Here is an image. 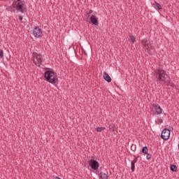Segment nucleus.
Instances as JSON below:
<instances>
[{
	"instance_id": "f257e3e1",
	"label": "nucleus",
	"mask_w": 179,
	"mask_h": 179,
	"mask_svg": "<svg viewBox=\"0 0 179 179\" xmlns=\"http://www.w3.org/2000/svg\"><path fill=\"white\" fill-rule=\"evenodd\" d=\"M154 76H155L157 82H159V83H162L163 85H166L167 73L166 72V71L163 70V69H157L155 71Z\"/></svg>"
},
{
	"instance_id": "39448f33",
	"label": "nucleus",
	"mask_w": 179,
	"mask_h": 179,
	"mask_svg": "<svg viewBox=\"0 0 179 179\" xmlns=\"http://www.w3.org/2000/svg\"><path fill=\"white\" fill-rule=\"evenodd\" d=\"M141 44L143 45L144 48H145L147 52L150 54V51L153 50V48H152V45H150V41H149L148 38H144L141 41Z\"/></svg>"
},
{
	"instance_id": "5701e85b",
	"label": "nucleus",
	"mask_w": 179,
	"mask_h": 179,
	"mask_svg": "<svg viewBox=\"0 0 179 179\" xmlns=\"http://www.w3.org/2000/svg\"><path fill=\"white\" fill-rule=\"evenodd\" d=\"M3 58V50L0 49V59Z\"/></svg>"
},
{
	"instance_id": "bb28decb",
	"label": "nucleus",
	"mask_w": 179,
	"mask_h": 179,
	"mask_svg": "<svg viewBox=\"0 0 179 179\" xmlns=\"http://www.w3.org/2000/svg\"><path fill=\"white\" fill-rule=\"evenodd\" d=\"M17 1H20V0H17Z\"/></svg>"
},
{
	"instance_id": "b1692460",
	"label": "nucleus",
	"mask_w": 179,
	"mask_h": 179,
	"mask_svg": "<svg viewBox=\"0 0 179 179\" xmlns=\"http://www.w3.org/2000/svg\"><path fill=\"white\" fill-rule=\"evenodd\" d=\"M146 159H147L148 160H150V159H152V155H150V154H147Z\"/></svg>"
},
{
	"instance_id": "f8f14e48",
	"label": "nucleus",
	"mask_w": 179,
	"mask_h": 179,
	"mask_svg": "<svg viewBox=\"0 0 179 179\" xmlns=\"http://www.w3.org/2000/svg\"><path fill=\"white\" fill-rule=\"evenodd\" d=\"M103 79H105L108 83L111 82V77H110V75H108L106 71L103 72Z\"/></svg>"
},
{
	"instance_id": "f3484780",
	"label": "nucleus",
	"mask_w": 179,
	"mask_h": 179,
	"mask_svg": "<svg viewBox=\"0 0 179 179\" xmlns=\"http://www.w3.org/2000/svg\"><path fill=\"white\" fill-rule=\"evenodd\" d=\"M148 152H149L148 147L145 146L142 148V153H144L145 155H148Z\"/></svg>"
},
{
	"instance_id": "6ab92c4d",
	"label": "nucleus",
	"mask_w": 179,
	"mask_h": 179,
	"mask_svg": "<svg viewBox=\"0 0 179 179\" xmlns=\"http://www.w3.org/2000/svg\"><path fill=\"white\" fill-rule=\"evenodd\" d=\"M155 124H157L158 125H160V124H163V119H157L155 120Z\"/></svg>"
},
{
	"instance_id": "6e6552de",
	"label": "nucleus",
	"mask_w": 179,
	"mask_h": 179,
	"mask_svg": "<svg viewBox=\"0 0 179 179\" xmlns=\"http://www.w3.org/2000/svg\"><path fill=\"white\" fill-rule=\"evenodd\" d=\"M161 138L164 141H169L170 139V129H164L161 134Z\"/></svg>"
},
{
	"instance_id": "9b49d317",
	"label": "nucleus",
	"mask_w": 179,
	"mask_h": 179,
	"mask_svg": "<svg viewBox=\"0 0 179 179\" xmlns=\"http://www.w3.org/2000/svg\"><path fill=\"white\" fill-rule=\"evenodd\" d=\"M6 9L8 12H16V4L13 3L11 6H7Z\"/></svg>"
},
{
	"instance_id": "7ed1b4c3",
	"label": "nucleus",
	"mask_w": 179,
	"mask_h": 179,
	"mask_svg": "<svg viewBox=\"0 0 179 179\" xmlns=\"http://www.w3.org/2000/svg\"><path fill=\"white\" fill-rule=\"evenodd\" d=\"M31 59L36 66H41L43 64V55L37 52H33Z\"/></svg>"
},
{
	"instance_id": "412c9836",
	"label": "nucleus",
	"mask_w": 179,
	"mask_h": 179,
	"mask_svg": "<svg viewBox=\"0 0 179 179\" xmlns=\"http://www.w3.org/2000/svg\"><path fill=\"white\" fill-rule=\"evenodd\" d=\"M155 8L157 9H162V6L159 3L155 2Z\"/></svg>"
},
{
	"instance_id": "aec40b11",
	"label": "nucleus",
	"mask_w": 179,
	"mask_h": 179,
	"mask_svg": "<svg viewBox=\"0 0 179 179\" xmlns=\"http://www.w3.org/2000/svg\"><path fill=\"white\" fill-rule=\"evenodd\" d=\"M96 132H101L103 129H106V127H96Z\"/></svg>"
},
{
	"instance_id": "423d86ee",
	"label": "nucleus",
	"mask_w": 179,
	"mask_h": 179,
	"mask_svg": "<svg viewBox=\"0 0 179 179\" xmlns=\"http://www.w3.org/2000/svg\"><path fill=\"white\" fill-rule=\"evenodd\" d=\"M33 35L36 38H41L43 37V29L38 27H36L33 29Z\"/></svg>"
},
{
	"instance_id": "ddd939ff",
	"label": "nucleus",
	"mask_w": 179,
	"mask_h": 179,
	"mask_svg": "<svg viewBox=\"0 0 179 179\" xmlns=\"http://www.w3.org/2000/svg\"><path fill=\"white\" fill-rule=\"evenodd\" d=\"M138 162V157L135 158L133 161H131V173L135 171V164Z\"/></svg>"
},
{
	"instance_id": "4468645a",
	"label": "nucleus",
	"mask_w": 179,
	"mask_h": 179,
	"mask_svg": "<svg viewBox=\"0 0 179 179\" xmlns=\"http://www.w3.org/2000/svg\"><path fill=\"white\" fill-rule=\"evenodd\" d=\"M100 178L101 179H108V175L104 172L100 173Z\"/></svg>"
},
{
	"instance_id": "393cba45",
	"label": "nucleus",
	"mask_w": 179,
	"mask_h": 179,
	"mask_svg": "<svg viewBox=\"0 0 179 179\" xmlns=\"http://www.w3.org/2000/svg\"><path fill=\"white\" fill-rule=\"evenodd\" d=\"M19 20L20 22H22L23 20V17L22 15L19 16Z\"/></svg>"
},
{
	"instance_id": "0eeeda50",
	"label": "nucleus",
	"mask_w": 179,
	"mask_h": 179,
	"mask_svg": "<svg viewBox=\"0 0 179 179\" xmlns=\"http://www.w3.org/2000/svg\"><path fill=\"white\" fill-rule=\"evenodd\" d=\"M88 163H89V166L92 169V170L94 171L99 170V167H100V164H99V162L94 159H90Z\"/></svg>"
},
{
	"instance_id": "9d476101",
	"label": "nucleus",
	"mask_w": 179,
	"mask_h": 179,
	"mask_svg": "<svg viewBox=\"0 0 179 179\" xmlns=\"http://www.w3.org/2000/svg\"><path fill=\"white\" fill-rule=\"evenodd\" d=\"M90 22L92 23V24H94V26H99V18H97L96 15L91 16Z\"/></svg>"
},
{
	"instance_id": "a211bd4d",
	"label": "nucleus",
	"mask_w": 179,
	"mask_h": 179,
	"mask_svg": "<svg viewBox=\"0 0 179 179\" xmlns=\"http://www.w3.org/2000/svg\"><path fill=\"white\" fill-rule=\"evenodd\" d=\"M170 169H171V171L176 172V171H177L178 168H177V166L171 164Z\"/></svg>"
},
{
	"instance_id": "4be33fe9",
	"label": "nucleus",
	"mask_w": 179,
	"mask_h": 179,
	"mask_svg": "<svg viewBox=\"0 0 179 179\" xmlns=\"http://www.w3.org/2000/svg\"><path fill=\"white\" fill-rule=\"evenodd\" d=\"M131 149L133 152H135V150H136V145L133 144L131 147Z\"/></svg>"
},
{
	"instance_id": "1a4fd4ad",
	"label": "nucleus",
	"mask_w": 179,
	"mask_h": 179,
	"mask_svg": "<svg viewBox=\"0 0 179 179\" xmlns=\"http://www.w3.org/2000/svg\"><path fill=\"white\" fill-rule=\"evenodd\" d=\"M15 8L17 10H19V12H21L22 13H24V9H26V8H24V3L22 2H19L17 5L15 4Z\"/></svg>"
},
{
	"instance_id": "f03ea898",
	"label": "nucleus",
	"mask_w": 179,
	"mask_h": 179,
	"mask_svg": "<svg viewBox=\"0 0 179 179\" xmlns=\"http://www.w3.org/2000/svg\"><path fill=\"white\" fill-rule=\"evenodd\" d=\"M44 76L47 82H49V83H52V85L58 83V75H57L55 71H47L45 72Z\"/></svg>"
},
{
	"instance_id": "a878e982",
	"label": "nucleus",
	"mask_w": 179,
	"mask_h": 179,
	"mask_svg": "<svg viewBox=\"0 0 179 179\" xmlns=\"http://www.w3.org/2000/svg\"><path fill=\"white\" fill-rule=\"evenodd\" d=\"M83 52L84 55H87V52H86V50H85L83 49Z\"/></svg>"
},
{
	"instance_id": "20e7f679",
	"label": "nucleus",
	"mask_w": 179,
	"mask_h": 179,
	"mask_svg": "<svg viewBox=\"0 0 179 179\" xmlns=\"http://www.w3.org/2000/svg\"><path fill=\"white\" fill-rule=\"evenodd\" d=\"M151 111L154 115H160L163 113V109L160 107L159 104L153 103Z\"/></svg>"
},
{
	"instance_id": "dca6fc26",
	"label": "nucleus",
	"mask_w": 179,
	"mask_h": 179,
	"mask_svg": "<svg viewBox=\"0 0 179 179\" xmlns=\"http://www.w3.org/2000/svg\"><path fill=\"white\" fill-rule=\"evenodd\" d=\"M129 40L134 44L135 43V41H136V38H135V36L134 35H131V36H129Z\"/></svg>"
},
{
	"instance_id": "2eb2a0df",
	"label": "nucleus",
	"mask_w": 179,
	"mask_h": 179,
	"mask_svg": "<svg viewBox=\"0 0 179 179\" xmlns=\"http://www.w3.org/2000/svg\"><path fill=\"white\" fill-rule=\"evenodd\" d=\"M109 131L110 132H114L115 131V125L114 124H110L109 125Z\"/></svg>"
}]
</instances>
